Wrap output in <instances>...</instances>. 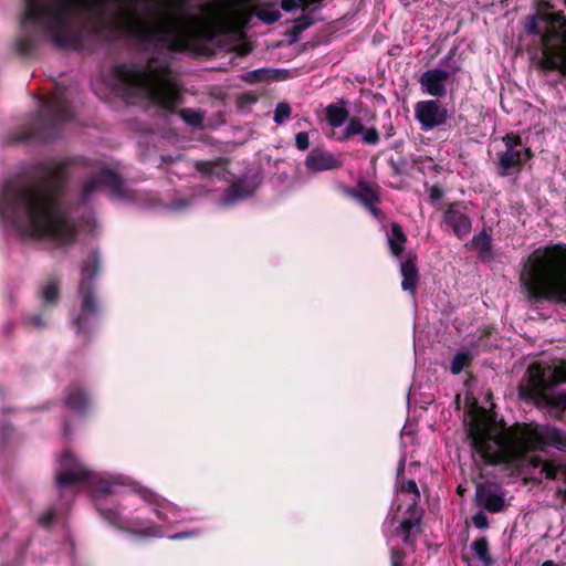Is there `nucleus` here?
I'll use <instances>...</instances> for the list:
<instances>
[{
    "label": "nucleus",
    "mask_w": 566,
    "mask_h": 566,
    "mask_svg": "<svg viewBox=\"0 0 566 566\" xmlns=\"http://www.w3.org/2000/svg\"><path fill=\"white\" fill-rule=\"evenodd\" d=\"M24 11L21 17V33L15 39V51L21 56H30L38 46L40 34L28 32V27L38 28L45 36H50L60 49L80 48L81 40L69 32L71 17L82 9L90 7L99 17L105 6L102 0H23ZM170 12L181 20L169 25H156L140 17L136 10H124L112 22L103 18L95 25L97 34H104L108 42L120 34L134 40L143 51L171 53L190 52L203 42L212 41L217 32L208 22L190 13L189 0H168Z\"/></svg>",
    "instance_id": "nucleus-1"
},
{
    "label": "nucleus",
    "mask_w": 566,
    "mask_h": 566,
    "mask_svg": "<svg viewBox=\"0 0 566 566\" xmlns=\"http://www.w3.org/2000/svg\"><path fill=\"white\" fill-rule=\"evenodd\" d=\"M70 160L40 163L38 180L13 179L0 193V217L17 226H27L31 237L48 239L59 247L74 243L77 229L62 207Z\"/></svg>",
    "instance_id": "nucleus-2"
},
{
    "label": "nucleus",
    "mask_w": 566,
    "mask_h": 566,
    "mask_svg": "<svg viewBox=\"0 0 566 566\" xmlns=\"http://www.w3.org/2000/svg\"><path fill=\"white\" fill-rule=\"evenodd\" d=\"M472 450L485 464H514L528 453L553 448L566 452V431L553 424L520 423L497 431L482 418L473 417L467 428Z\"/></svg>",
    "instance_id": "nucleus-3"
},
{
    "label": "nucleus",
    "mask_w": 566,
    "mask_h": 566,
    "mask_svg": "<svg viewBox=\"0 0 566 566\" xmlns=\"http://www.w3.org/2000/svg\"><path fill=\"white\" fill-rule=\"evenodd\" d=\"M116 80L130 90L139 91L155 107L170 114H178L187 124L198 126L202 114L192 108L178 107L184 103V88L170 65L157 55L147 59L144 67L122 63L113 67Z\"/></svg>",
    "instance_id": "nucleus-4"
},
{
    "label": "nucleus",
    "mask_w": 566,
    "mask_h": 566,
    "mask_svg": "<svg viewBox=\"0 0 566 566\" xmlns=\"http://www.w3.org/2000/svg\"><path fill=\"white\" fill-rule=\"evenodd\" d=\"M520 283L532 305L566 307V243H548L523 259Z\"/></svg>",
    "instance_id": "nucleus-5"
},
{
    "label": "nucleus",
    "mask_w": 566,
    "mask_h": 566,
    "mask_svg": "<svg viewBox=\"0 0 566 566\" xmlns=\"http://www.w3.org/2000/svg\"><path fill=\"white\" fill-rule=\"evenodd\" d=\"M531 35H538L542 57L537 67L543 71H557L566 78V17L558 12H537L528 15L524 24Z\"/></svg>",
    "instance_id": "nucleus-6"
},
{
    "label": "nucleus",
    "mask_w": 566,
    "mask_h": 566,
    "mask_svg": "<svg viewBox=\"0 0 566 566\" xmlns=\"http://www.w3.org/2000/svg\"><path fill=\"white\" fill-rule=\"evenodd\" d=\"M73 118L69 99L61 93H54L38 111L31 127L10 136L12 143H27L32 139L54 140L60 136L62 124Z\"/></svg>",
    "instance_id": "nucleus-7"
},
{
    "label": "nucleus",
    "mask_w": 566,
    "mask_h": 566,
    "mask_svg": "<svg viewBox=\"0 0 566 566\" xmlns=\"http://www.w3.org/2000/svg\"><path fill=\"white\" fill-rule=\"evenodd\" d=\"M101 268L99 252L93 250L81 266V280L78 283L80 313L73 321L77 333L86 334L90 327L88 318L96 317L99 314L94 280L98 275Z\"/></svg>",
    "instance_id": "nucleus-8"
},
{
    "label": "nucleus",
    "mask_w": 566,
    "mask_h": 566,
    "mask_svg": "<svg viewBox=\"0 0 566 566\" xmlns=\"http://www.w3.org/2000/svg\"><path fill=\"white\" fill-rule=\"evenodd\" d=\"M94 474L71 451L65 450L59 461L55 483L59 488L93 483Z\"/></svg>",
    "instance_id": "nucleus-9"
},
{
    "label": "nucleus",
    "mask_w": 566,
    "mask_h": 566,
    "mask_svg": "<svg viewBox=\"0 0 566 566\" xmlns=\"http://www.w3.org/2000/svg\"><path fill=\"white\" fill-rule=\"evenodd\" d=\"M413 111L422 132L446 125L449 118V111L439 98L419 101L415 104Z\"/></svg>",
    "instance_id": "nucleus-10"
},
{
    "label": "nucleus",
    "mask_w": 566,
    "mask_h": 566,
    "mask_svg": "<svg viewBox=\"0 0 566 566\" xmlns=\"http://www.w3.org/2000/svg\"><path fill=\"white\" fill-rule=\"evenodd\" d=\"M442 224L451 230L459 240H464L472 229L468 206L463 201H454L448 205L442 214Z\"/></svg>",
    "instance_id": "nucleus-11"
},
{
    "label": "nucleus",
    "mask_w": 566,
    "mask_h": 566,
    "mask_svg": "<svg viewBox=\"0 0 566 566\" xmlns=\"http://www.w3.org/2000/svg\"><path fill=\"white\" fill-rule=\"evenodd\" d=\"M547 368L538 363H533L526 370L527 387L520 386L518 392L522 398L543 399L547 402L546 391L552 387V382L546 377Z\"/></svg>",
    "instance_id": "nucleus-12"
},
{
    "label": "nucleus",
    "mask_w": 566,
    "mask_h": 566,
    "mask_svg": "<svg viewBox=\"0 0 566 566\" xmlns=\"http://www.w3.org/2000/svg\"><path fill=\"white\" fill-rule=\"evenodd\" d=\"M101 187L111 189L117 196L123 195L124 191V182L120 176L112 169L104 168L83 184L81 203H86L91 196Z\"/></svg>",
    "instance_id": "nucleus-13"
},
{
    "label": "nucleus",
    "mask_w": 566,
    "mask_h": 566,
    "mask_svg": "<svg viewBox=\"0 0 566 566\" xmlns=\"http://www.w3.org/2000/svg\"><path fill=\"white\" fill-rule=\"evenodd\" d=\"M406 513L408 516L401 520L399 525L396 527L395 533L397 536L401 537L405 545L415 549L417 536L422 533L421 522L424 511L416 503H411L409 504Z\"/></svg>",
    "instance_id": "nucleus-14"
},
{
    "label": "nucleus",
    "mask_w": 566,
    "mask_h": 566,
    "mask_svg": "<svg viewBox=\"0 0 566 566\" xmlns=\"http://www.w3.org/2000/svg\"><path fill=\"white\" fill-rule=\"evenodd\" d=\"M533 157L530 147L521 148L520 151L504 150L499 153L496 171L500 177H507L518 174L524 164Z\"/></svg>",
    "instance_id": "nucleus-15"
},
{
    "label": "nucleus",
    "mask_w": 566,
    "mask_h": 566,
    "mask_svg": "<svg viewBox=\"0 0 566 566\" xmlns=\"http://www.w3.org/2000/svg\"><path fill=\"white\" fill-rule=\"evenodd\" d=\"M359 135L360 142L364 145L368 146H377L380 143V133L379 130L371 126L366 127L361 119L357 116H352L344 128V130L337 136V140L339 143H345L353 137Z\"/></svg>",
    "instance_id": "nucleus-16"
},
{
    "label": "nucleus",
    "mask_w": 566,
    "mask_h": 566,
    "mask_svg": "<svg viewBox=\"0 0 566 566\" xmlns=\"http://www.w3.org/2000/svg\"><path fill=\"white\" fill-rule=\"evenodd\" d=\"M450 73L446 70L436 67L424 71L419 77V84L422 93L436 98H442L447 95V81Z\"/></svg>",
    "instance_id": "nucleus-17"
},
{
    "label": "nucleus",
    "mask_w": 566,
    "mask_h": 566,
    "mask_svg": "<svg viewBox=\"0 0 566 566\" xmlns=\"http://www.w3.org/2000/svg\"><path fill=\"white\" fill-rule=\"evenodd\" d=\"M474 504L492 514L500 513L505 507V497L493 485L479 483L475 488Z\"/></svg>",
    "instance_id": "nucleus-18"
},
{
    "label": "nucleus",
    "mask_w": 566,
    "mask_h": 566,
    "mask_svg": "<svg viewBox=\"0 0 566 566\" xmlns=\"http://www.w3.org/2000/svg\"><path fill=\"white\" fill-rule=\"evenodd\" d=\"M258 186L259 181L256 180V176H240L227 188L224 199L227 202H234L237 200L249 198L254 193Z\"/></svg>",
    "instance_id": "nucleus-19"
},
{
    "label": "nucleus",
    "mask_w": 566,
    "mask_h": 566,
    "mask_svg": "<svg viewBox=\"0 0 566 566\" xmlns=\"http://www.w3.org/2000/svg\"><path fill=\"white\" fill-rule=\"evenodd\" d=\"M417 254H408L407 259L400 263L401 289L403 292L416 296L420 273L417 265Z\"/></svg>",
    "instance_id": "nucleus-20"
},
{
    "label": "nucleus",
    "mask_w": 566,
    "mask_h": 566,
    "mask_svg": "<svg viewBox=\"0 0 566 566\" xmlns=\"http://www.w3.org/2000/svg\"><path fill=\"white\" fill-rule=\"evenodd\" d=\"M305 166L308 170L317 172L339 168L342 161L329 151L312 149L306 157Z\"/></svg>",
    "instance_id": "nucleus-21"
},
{
    "label": "nucleus",
    "mask_w": 566,
    "mask_h": 566,
    "mask_svg": "<svg viewBox=\"0 0 566 566\" xmlns=\"http://www.w3.org/2000/svg\"><path fill=\"white\" fill-rule=\"evenodd\" d=\"M470 250L476 251L478 258L483 263L494 260L495 253L492 245V237L485 229L473 235L472 240L467 244Z\"/></svg>",
    "instance_id": "nucleus-22"
},
{
    "label": "nucleus",
    "mask_w": 566,
    "mask_h": 566,
    "mask_svg": "<svg viewBox=\"0 0 566 566\" xmlns=\"http://www.w3.org/2000/svg\"><path fill=\"white\" fill-rule=\"evenodd\" d=\"M64 405L78 415H84L90 403L86 390L78 385H70L65 389Z\"/></svg>",
    "instance_id": "nucleus-23"
},
{
    "label": "nucleus",
    "mask_w": 566,
    "mask_h": 566,
    "mask_svg": "<svg viewBox=\"0 0 566 566\" xmlns=\"http://www.w3.org/2000/svg\"><path fill=\"white\" fill-rule=\"evenodd\" d=\"M379 189L378 185L373 187L367 181L359 180L356 190H350L349 193L365 207L380 201Z\"/></svg>",
    "instance_id": "nucleus-24"
},
{
    "label": "nucleus",
    "mask_w": 566,
    "mask_h": 566,
    "mask_svg": "<svg viewBox=\"0 0 566 566\" xmlns=\"http://www.w3.org/2000/svg\"><path fill=\"white\" fill-rule=\"evenodd\" d=\"M387 242L390 253L395 258H400L405 250L407 235L403 232L402 227L398 222L390 223V233L388 234Z\"/></svg>",
    "instance_id": "nucleus-25"
},
{
    "label": "nucleus",
    "mask_w": 566,
    "mask_h": 566,
    "mask_svg": "<svg viewBox=\"0 0 566 566\" xmlns=\"http://www.w3.org/2000/svg\"><path fill=\"white\" fill-rule=\"evenodd\" d=\"M325 117L327 123L334 128L340 127L345 122L348 123L350 118L348 109L335 103L326 106Z\"/></svg>",
    "instance_id": "nucleus-26"
},
{
    "label": "nucleus",
    "mask_w": 566,
    "mask_h": 566,
    "mask_svg": "<svg viewBox=\"0 0 566 566\" xmlns=\"http://www.w3.org/2000/svg\"><path fill=\"white\" fill-rule=\"evenodd\" d=\"M318 9H321V3L312 6L308 10L304 11L301 17L293 20L294 25L291 29L290 34L296 39L303 31L312 27L315 23V19L312 13Z\"/></svg>",
    "instance_id": "nucleus-27"
},
{
    "label": "nucleus",
    "mask_w": 566,
    "mask_h": 566,
    "mask_svg": "<svg viewBox=\"0 0 566 566\" xmlns=\"http://www.w3.org/2000/svg\"><path fill=\"white\" fill-rule=\"evenodd\" d=\"M39 296L44 306H55L60 300L59 281L52 280L41 287Z\"/></svg>",
    "instance_id": "nucleus-28"
},
{
    "label": "nucleus",
    "mask_w": 566,
    "mask_h": 566,
    "mask_svg": "<svg viewBox=\"0 0 566 566\" xmlns=\"http://www.w3.org/2000/svg\"><path fill=\"white\" fill-rule=\"evenodd\" d=\"M471 548L474 553V556L482 563L483 566H492L494 560L490 553L489 541L485 536H481L475 539Z\"/></svg>",
    "instance_id": "nucleus-29"
},
{
    "label": "nucleus",
    "mask_w": 566,
    "mask_h": 566,
    "mask_svg": "<svg viewBox=\"0 0 566 566\" xmlns=\"http://www.w3.org/2000/svg\"><path fill=\"white\" fill-rule=\"evenodd\" d=\"M473 360L474 355L471 352H459L451 359L450 371L453 375H459L464 368L471 367Z\"/></svg>",
    "instance_id": "nucleus-30"
},
{
    "label": "nucleus",
    "mask_w": 566,
    "mask_h": 566,
    "mask_svg": "<svg viewBox=\"0 0 566 566\" xmlns=\"http://www.w3.org/2000/svg\"><path fill=\"white\" fill-rule=\"evenodd\" d=\"M122 530L125 531L126 533L130 534V535L139 536V537L157 538V537H161L163 536V528H161V526L157 525V524H155L153 522H150L147 526L142 527V528L125 527V528H122Z\"/></svg>",
    "instance_id": "nucleus-31"
},
{
    "label": "nucleus",
    "mask_w": 566,
    "mask_h": 566,
    "mask_svg": "<svg viewBox=\"0 0 566 566\" xmlns=\"http://www.w3.org/2000/svg\"><path fill=\"white\" fill-rule=\"evenodd\" d=\"M494 333V328L492 326H484L479 329V335L476 339L472 343V348L478 352H488L492 348V345L489 344V339L491 335Z\"/></svg>",
    "instance_id": "nucleus-32"
},
{
    "label": "nucleus",
    "mask_w": 566,
    "mask_h": 566,
    "mask_svg": "<svg viewBox=\"0 0 566 566\" xmlns=\"http://www.w3.org/2000/svg\"><path fill=\"white\" fill-rule=\"evenodd\" d=\"M134 491L147 503L155 505L156 507H166L167 500L156 494L154 491L144 488L136 486Z\"/></svg>",
    "instance_id": "nucleus-33"
},
{
    "label": "nucleus",
    "mask_w": 566,
    "mask_h": 566,
    "mask_svg": "<svg viewBox=\"0 0 566 566\" xmlns=\"http://www.w3.org/2000/svg\"><path fill=\"white\" fill-rule=\"evenodd\" d=\"M255 15L262 22L266 24H273L280 20L281 12L272 6H266L256 9Z\"/></svg>",
    "instance_id": "nucleus-34"
},
{
    "label": "nucleus",
    "mask_w": 566,
    "mask_h": 566,
    "mask_svg": "<svg viewBox=\"0 0 566 566\" xmlns=\"http://www.w3.org/2000/svg\"><path fill=\"white\" fill-rule=\"evenodd\" d=\"M323 0H281V8L286 12H292L297 8L303 11L308 10L312 6L322 3Z\"/></svg>",
    "instance_id": "nucleus-35"
},
{
    "label": "nucleus",
    "mask_w": 566,
    "mask_h": 566,
    "mask_svg": "<svg viewBox=\"0 0 566 566\" xmlns=\"http://www.w3.org/2000/svg\"><path fill=\"white\" fill-rule=\"evenodd\" d=\"M22 325L25 327L32 326L36 329H41L46 326V321L42 313L28 314L22 317Z\"/></svg>",
    "instance_id": "nucleus-36"
},
{
    "label": "nucleus",
    "mask_w": 566,
    "mask_h": 566,
    "mask_svg": "<svg viewBox=\"0 0 566 566\" xmlns=\"http://www.w3.org/2000/svg\"><path fill=\"white\" fill-rule=\"evenodd\" d=\"M505 150L520 151L523 147L522 138L517 134L509 133L503 137Z\"/></svg>",
    "instance_id": "nucleus-37"
},
{
    "label": "nucleus",
    "mask_w": 566,
    "mask_h": 566,
    "mask_svg": "<svg viewBox=\"0 0 566 566\" xmlns=\"http://www.w3.org/2000/svg\"><path fill=\"white\" fill-rule=\"evenodd\" d=\"M291 107L287 103H279L274 111L273 119L275 124H283L291 115Z\"/></svg>",
    "instance_id": "nucleus-38"
},
{
    "label": "nucleus",
    "mask_w": 566,
    "mask_h": 566,
    "mask_svg": "<svg viewBox=\"0 0 566 566\" xmlns=\"http://www.w3.org/2000/svg\"><path fill=\"white\" fill-rule=\"evenodd\" d=\"M56 521L55 509H49L38 517V524L43 528H50Z\"/></svg>",
    "instance_id": "nucleus-39"
},
{
    "label": "nucleus",
    "mask_w": 566,
    "mask_h": 566,
    "mask_svg": "<svg viewBox=\"0 0 566 566\" xmlns=\"http://www.w3.org/2000/svg\"><path fill=\"white\" fill-rule=\"evenodd\" d=\"M400 490L405 493L413 494L412 503H416L418 505V502L420 500V492L415 480H403Z\"/></svg>",
    "instance_id": "nucleus-40"
},
{
    "label": "nucleus",
    "mask_w": 566,
    "mask_h": 566,
    "mask_svg": "<svg viewBox=\"0 0 566 566\" xmlns=\"http://www.w3.org/2000/svg\"><path fill=\"white\" fill-rule=\"evenodd\" d=\"M266 70L260 69L244 73L241 78L248 83L254 84L266 80Z\"/></svg>",
    "instance_id": "nucleus-41"
},
{
    "label": "nucleus",
    "mask_w": 566,
    "mask_h": 566,
    "mask_svg": "<svg viewBox=\"0 0 566 566\" xmlns=\"http://www.w3.org/2000/svg\"><path fill=\"white\" fill-rule=\"evenodd\" d=\"M547 406L554 409H563L566 410V390L558 392L556 396L548 398Z\"/></svg>",
    "instance_id": "nucleus-42"
},
{
    "label": "nucleus",
    "mask_w": 566,
    "mask_h": 566,
    "mask_svg": "<svg viewBox=\"0 0 566 566\" xmlns=\"http://www.w3.org/2000/svg\"><path fill=\"white\" fill-rule=\"evenodd\" d=\"M406 554L401 548L394 547L390 551V566H403Z\"/></svg>",
    "instance_id": "nucleus-43"
},
{
    "label": "nucleus",
    "mask_w": 566,
    "mask_h": 566,
    "mask_svg": "<svg viewBox=\"0 0 566 566\" xmlns=\"http://www.w3.org/2000/svg\"><path fill=\"white\" fill-rule=\"evenodd\" d=\"M472 523L479 530L488 528L490 525L488 516L483 511H479L472 516Z\"/></svg>",
    "instance_id": "nucleus-44"
},
{
    "label": "nucleus",
    "mask_w": 566,
    "mask_h": 566,
    "mask_svg": "<svg viewBox=\"0 0 566 566\" xmlns=\"http://www.w3.org/2000/svg\"><path fill=\"white\" fill-rule=\"evenodd\" d=\"M295 146L300 150H306L310 147V137L306 132H300L296 134Z\"/></svg>",
    "instance_id": "nucleus-45"
},
{
    "label": "nucleus",
    "mask_w": 566,
    "mask_h": 566,
    "mask_svg": "<svg viewBox=\"0 0 566 566\" xmlns=\"http://www.w3.org/2000/svg\"><path fill=\"white\" fill-rule=\"evenodd\" d=\"M200 532L198 530H191V531H185L175 533L169 536L171 541H180V539H187V538H193L199 536Z\"/></svg>",
    "instance_id": "nucleus-46"
},
{
    "label": "nucleus",
    "mask_w": 566,
    "mask_h": 566,
    "mask_svg": "<svg viewBox=\"0 0 566 566\" xmlns=\"http://www.w3.org/2000/svg\"><path fill=\"white\" fill-rule=\"evenodd\" d=\"M213 163L211 161H197L196 169L203 176H210L213 171Z\"/></svg>",
    "instance_id": "nucleus-47"
},
{
    "label": "nucleus",
    "mask_w": 566,
    "mask_h": 566,
    "mask_svg": "<svg viewBox=\"0 0 566 566\" xmlns=\"http://www.w3.org/2000/svg\"><path fill=\"white\" fill-rule=\"evenodd\" d=\"M443 197V189L439 185H433L429 188V198L431 202H437Z\"/></svg>",
    "instance_id": "nucleus-48"
},
{
    "label": "nucleus",
    "mask_w": 566,
    "mask_h": 566,
    "mask_svg": "<svg viewBox=\"0 0 566 566\" xmlns=\"http://www.w3.org/2000/svg\"><path fill=\"white\" fill-rule=\"evenodd\" d=\"M365 208L368 210V212L378 221L385 220V213L384 211L376 206V203H370L365 206Z\"/></svg>",
    "instance_id": "nucleus-49"
},
{
    "label": "nucleus",
    "mask_w": 566,
    "mask_h": 566,
    "mask_svg": "<svg viewBox=\"0 0 566 566\" xmlns=\"http://www.w3.org/2000/svg\"><path fill=\"white\" fill-rule=\"evenodd\" d=\"M543 471L545 472L546 478L549 480H555L557 478L558 468L554 464H544Z\"/></svg>",
    "instance_id": "nucleus-50"
},
{
    "label": "nucleus",
    "mask_w": 566,
    "mask_h": 566,
    "mask_svg": "<svg viewBox=\"0 0 566 566\" xmlns=\"http://www.w3.org/2000/svg\"><path fill=\"white\" fill-rule=\"evenodd\" d=\"M96 491L103 495H108L113 492V484L108 481H101Z\"/></svg>",
    "instance_id": "nucleus-51"
},
{
    "label": "nucleus",
    "mask_w": 566,
    "mask_h": 566,
    "mask_svg": "<svg viewBox=\"0 0 566 566\" xmlns=\"http://www.w3.org/2000/svg\"><path fill=\"white\" fill-rule=\"evenodd\" d=\"M101 513L113 524L116 523L117 518H118V512L116 510H108V511H104L102 509H99Z\"/></svg>",
    "instance_id": "nucleus-52"
},
{
    "label": "nucleus",
    "mask_w": 566,
    "mask_h": 566,
    "mask_svg": "<svg viewBox=\"0 0 566 566\" xmlns=\"http://www.w3.org/2000/svg\"><path fill=\"white\" fill-rule=\"evenodd\" d=\"M388 165L391 168L392 175L397 176L402 172L400 165L392 157L388 159Z\"/></svg>",
    "instance_id": "nucleus-53"
},
{
    "label": "nucleus",
    "mask_w": 566,
    "mask_h": 566,
    "mask_svg": "<svg viewBox=\"0 0 566 566\" xmlns=\"http://www.w3.org/2000/svg\"><path fill=\"white\" fill-rule=\"evenodd\" d=\"M14 329V324L12 322H8L2 327V334L7 337H9Z\"/></svg>",
    "instance_id": "nucleus-54"
},
{
    "label": "nucleus",
    "mask_w": 566,
    "mask_h": 566,
    "mask_svg": "<svg viewBox=\"0 0 566 566\" xmlns=\"http://www.w3.org/2000/svg\"><path fill=\"white\" fill-rule=\"evenodd\" d=\"M169 507V503L168 501L166 502V507L165 509H168ZM161 507H156L155 509V514L156 516L160 520V521H167V515L165 514L164 511L160 510Z\"/></svg>",
    "instance_id": "nucleus-55"
},
{
    "label": "nucleus",
    "mask_w": 566,
    "mask_h": 566,
    "mask_svg": "<svg viewBox=\"0 0 566 566\" xmlns=\"http://www.w3.org/2000/svg\"><path fill=\"white\" fill-rule=\"evenodd\" d=\"M450 69H451V72L450 73V76L453 74H457L458 72L461 71V66L459 64H453V65H450Z\"/></svg>",
    "instance_id": "nucleus-56"
},
{
    "label": "nucleus",
    "mask_w": 566,
    "mask_h": 566,
    "mask_svg": "<svg viewBox=\"0 0 566 566\" xmlns=\"http://www.w3.org/2000/svg\"><path fill=\"white\" fill-rule=\"evenodd\" d=\"M453 55H454V50H451V51L447 54V56L441 61V62H442V64H448V63H449V61L453 57Z\"/></svg>",
    "instance_id": "nucleus-57"
},
{
    "label": "nucleus",
    "mask_w": 566,
    "mask_h": 566,
    "mask_svg": "<svg viewBox=\"0 0 566 566\" xmlns=\"http://www.w3.org/2000/svg\"><path fill=\"white\" fill-rule=\"evenodd\" d=\"M64 434H65V437H69V434H70V423H69V421L64 422Z\"/></svg>",
    "instance_id": "nucleus-58"
},
{
    "label": "nucleus",
    "mask_w": 566,
    "mask_h": 566,
    "mask_svg": "<svg viewBox=\"0 0 566 566\" xmlns=\"http://www.w3.org/2000/svg\"><path fill=\"white\" fill-rule=\"evenodd\" d=\"M541 566H559L554 560H545Z\"/></svg>",
    "instance_id": "nucleus-59"
},
{
    "label": "nucleus",
    "mask_w": 566,
    "mask_h": 566,
    "mask_svg": "<svg viewBox=\"0 0 566 566\" xmlns=\"http://www.w3.org/2000/svg\"><path fill=\"white\" fill-rule=\"evenodd\" d=\"M462 492H463V489H462V486H461V485H459V486H458V493H459V494H462Z\"/></svg>",
    "instance_id": "nucleus-60"
}]
</instances>
